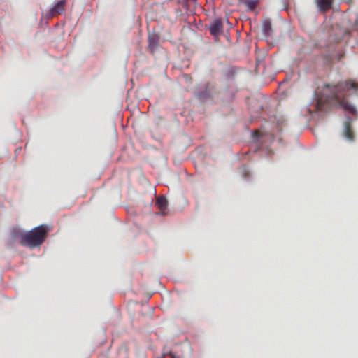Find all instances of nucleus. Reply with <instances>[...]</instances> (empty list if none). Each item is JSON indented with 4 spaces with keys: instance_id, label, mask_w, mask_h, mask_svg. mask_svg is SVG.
Returning a JSON list of instances; mask_svg holds the SVG:
<instances>
[{
    "instance_id": "obj_12",
    "label": "nucleus",
    "mask_w": 358,
    "mask_h": 358,
    "mask_svg": "<svg viewBox=\"0 0 358 358\" xmlns=\"http://www.w3.org/2000/svg\"><path fill=\"white\" fill-rule=\"evenodd\" d=\"M322 98H319V100L317 101L318 108H321L320 104L322 102Z\"/></svg>"
},
{
    "instance_id": "obj_5",
    "label": "nucleus",
    "mask_w": 358,
    "mask_h": 358,
    "mask_svg": "<svg viewBox=\"0 0 358 358\" xmlns=\"http://www.w3.org/2000/svg\"><path fill=\"white\" fill-rule=\"evenodd\" d=\"M223 29V24L220 20H214L210 25L209 30L213 36H217L222 33Z\"/></svg>"
},
{
    "instance_id": "obj_11",
    "label": "nucleus",
    "mask_w": 358,
    "mask_h": 358,
    "mask_svg": "<svg viewBox=\"0 0 358 358\" xmlns=\"http://www.w3.org/2000/svg\"><path fill=\"white\" fill-rule=\"evenodd\" d=\"M240 172L243 178H247L250 175V172L246 166H241L240 168Z\"/></svg>"
},
{
    "instance_id": "obj_2",
    "label": "nucleus",
    "mask_w": 358,
    "mask_h": 358,
    "mask_svg": "<svg viewBox=\"0 0 358 358\" xmlns=\"http://www.w3.org/2000/svg\"><path fill=\"white\" fill-rule=\"evenodd\" d=\"M49 227L45 224H41L26 233H20V243L24 246L35 248L41 245L45 240Z\"/></svg>"
},
{
    "instance_id": "obj_10",
    "label": "nucleus",
    "mask_w": 358,
    "mask_h": 358,
    "mask_svg": "<svg viewBox=\"0 0 358 358\" xmlns=\"http://www.w3.org/2000/svg\"><path fill=\"white\" fill-rule=\"evenodd\" d=\"M245 4L246 5L247 8L249 10H253L257 7V6L258 4V1L257 0H246L245 1Z\"/></svg>"
},
{
    "instance_id": "obj_6",
    "label": "nucleus",
    "mask_w": 358,
    "mask_h": 358,
    "mask_svg": "<svg viewBox=\"0 0 358 358\" xmlns=\"http://www.w3.org/2000/svg\"><path fill=\"white\" fill-rule=\"evenodd\" d=\"M351 119L345 123L344 130L343 132V136L350 141H353L355 139V134L351 127Z\"/></svg>"
},
{
    "instance_id": "obj_1",
    "label": "nucleus",
    "mask_w": 358,
    "mask_h": 358,
    "mask_svg": "<svg viewBox=\"0 0 358 358\" xmlns=\"http://www.w3.org/2000/svg\"><path fill=\"white\" fill-rule=\"evenodd\" d=\"M357 92L358 83L352 80L340 81L336 84H325L322 90L325 101L352 115L356 114V108L350 104L346 98L356 94Z\"/></svg>"
},
{
    "instance_id": "obj_4",
    "label": "nucleus",
    "mask_w": 358,
    "mask_h": 358,
    "mask_svg": "<svg viewBox=\"0 0 358 358\" xmlns=\"http://www.w3.org/2000/svg\"><path fill=\"white\" fill-rule=\"evenodd\" d=\"M148 41V48L150 52H153L159 45V36L155 33L149 34Z\"/></svg>"
},
{
    "instance_id": "obj_7",
    "label": "nucleus",
    "mask_w": 358,
    "mask_h": 358,
    "mask_svg": "<svg viewBox=\"0 0 358 358\" xmlns=\"http://www.w3.org/2000/svg\"><path fill=\"white\" fill-rule=\"evenodd\" d=\"M333 0H316L318 9L321 12H327L331 9Z\"/></svg>"
},
{
    "instance_id": "obj_9",
    "label": "nucleus",
    "mask_w": 358,
    "mask_h": 358,
    "mask_svg": "<svg viewBox=\"0 0 358 358\" xmlns=\"http://www.w3.org/2000/svg\"><path fill=\"white\" fill-rule=\"evenodd\" d=\"M156 205L162 211V214H164L168 207V201L164 196H159L157 199Z\"/></svg>"
},
{
    "instance_id": "obj_3",
    "label": "nucleus",
    "mask_w": 358,
    "mask_h": 358,
    "mask_svg": "<svg viewBox=\"0 0 358 358\" xmlns=\"http://www.w3.org/2000/svg\"><path fill=\"white\" fill-rule=\"evenodd\" d=\"M67 0H60L54 6L50 8L46 13L48 18H52L55 16L62 14L64 12V6H66Z\"/></svg>"
},
{
    "instance_id": "obj_8",
    "label": "nucleus",
    "mask_w": 358,
    "mask_h": 358,
    "mask_svg": "<svg viewBox=\"0 0 358 358\" xmlns=\"http://www.w3.org/2000/svg\"><path fill=\"white\" fill-rule=\"evenodd\" d=\"M213 92L211 89L207 87L203 91L199 94V99L202 101H206L212 99Z\"/></svg>"
}]
</instances>
